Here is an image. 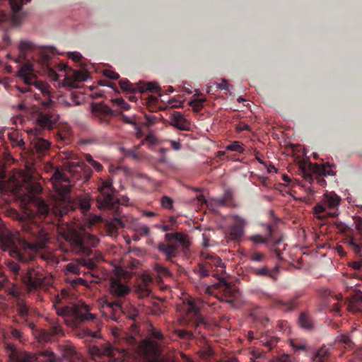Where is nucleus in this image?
Returning <instances> with one entry per match:
<instances>
[{
  "label": "nucleus",
  "mask_w": 362,
  "mask_h": 362,
  "mask_svg": "<svg viewBox=\"0 0 362 362\" xmlns=\"http://www.w3.org/2000/svg\"><path fill=\"white\" fill-rule=\"evenodd\" d=\"M19 224L22 234L12 233L0 218V247L9 255L21 262L33 261L38 256L50 266L59 262L52 252H40L49 242V233L35 217L21 218Z\"/></svg>",
  "instance_id": "1"
},
{
  "label": "nucleus",
  "mask_w": 362,
  "mask_h": 362,
  "mask_svg": "<svg viewBox=\"0 0 362 362\" xmlns=\"http://www.w3.org/2000/svg\"><path fill=\"white\" fill-rule=\"evenodd\" d=\"M20 56L19 57L25 62L18 71V76L23 80L27 85H35L41 89L45 95L49 96V87L46 85L37 84L36 76L34 74L33 64L30 62L32 59L38 62L42 66L49 69V61L51 54H53L52 49L41 48L37 47L30 41H21L18 46ZM54 102L48 97L42 102V105L45 107L52 105Z\"/></svg>",
  "instance_id": "2"
},
{
  "label": "nucleus",
  "mask_w": 362,
  "mask_h": 362,
  "mask_svg": "<svg viewBox=\"0 0 362 362\" xmlns=\"http://www.w3.org/2000/svg\"><path fill=\"white\" fill-rule=\"evenodd\" d=\"M192 271L200 279L209 276L216 277L218 282L212 285V287L218 291L215 293L216 297L221 301L228 303H233L235 301L238 289L234 284L226 280L225 267L218 255L202 252L200 262Z\"/></svg>",
  "instance_id": "3"
},
{
  "label": "nucleus",
  "mask_w": 362,
  "mask_h": 362,
  "mask_svg": "<svg viewBox=\"0 0 362 362\" xmlns=\"http://www.w3.org/2000/svg\"><path fill=\"white\" fill-rule=\"evenodd\" d=\"M137 334H129L124 332H119L115 339L122 345L128 348H137L144 358V362H165V356L162 354L161 342H165V337L160 329L149 325L147 329V337L139 342Z\"/></svg>",
  "instance_id": "4"
},
{
  "label": "nucleus",
  "mask_w": 362,
  "mask_h": 362,
  "mask_svg": "<svg viewBox=\"0 0 362 362\" xmlns=\"http://www.w3.org/2000/svg\"><path fill=\"white\" fill-rule=\"evenodd\" d=\"M91 308L85 303L75 305L74 306H63L56 308V313L58 316L69 317L71 319V325L78 327L79 325L92 322L96 329L90 327H83L78 332V336L86 341H92L94 339H99L100 336V323L96 320V315L90 313Z\"/></svg>",
  "instance_id": "5"
},
{
  "label": "nucleus",
  "mask_w": 362,
  "mask_h": 362,
  "mask_svg": "<svg viewBox=\"0 0 362 362\" xmlns=\"http://www.w3.org/2000/svg\"><path fill=\"white\" fill-rule=\"evenodd\" d=\"M108 291L110 296L103 297L100 301V306L110 313L112 320H117L123 310V303L130 293L131 288L119 276L115 274L110 278Z\"/></svg>",
  "instance_id": "6"
},
{
  "label": "nucleus",
  "mask_w": 362,
  "mask_h": 362,
  "mask_svg": "<svg viewBox=\"0 0 362 362\" xmlns=\"http://www.w3.org/2000/svg\"><path fill=\"white\" fill-rule=\"evenodd\" d=\"M15 190L18 196L24 200L33 203L35 210L40 219L45 218L49 214V207L44 199L37 197L42 190L40 183L35 182L30 176H23L21 181H18Z\"/></svg>",
  "instance_id": "7"
},
{
  "label": "nucleus",
  "mask_w": 362,
  "mask_h": 362,
  "mask_svg": "<svg viewBox=\"0 0 362 362\" xmlns=\"http://www.w3.org/2000/svg\"><path fill=\"white\" fill-rule=\"evenodd\" d=\"M179 245L182 249H188L190 245L188 235L182 233H167L164 241L157 245V250L165 256L167 262H173L179 253Z\"/></svg>",
  "instance_id": "8"
},
{
  "label": "nucleus",
  "mask_w": 362,
  "mask_h": 362,
  "mask_svg": "<svg viewBox=\"0 0 362 362\" xmlns=\"http://www.w3.org/2000/svg\"><path fill=\"white\" fill-rule=\"evenodd\" d=\"M341 197L334 192H326L314 207V212L319 219H325L327 217L338 216V206L341 202Z\"/></svg>",
  "instance_id": "9"
},
{
  "label": "nucleus",
  "mask_w": 362,
  "mask_h": 362,
  "mask_svg": "<svg viewBox=\"0 0 362 362\" xmlns=\"http://www.w3.org/2000/svg\"><path fill=\"white\" fill-rule=\"evenodd\" d=\"M100 194L96 198L98 207L100 210L117 211L119 208V199L116 197V191L110 180L103 181L99 187Z\"/></svg>",
  "instance_id": "10"
},
{
  "label": "nucleus",
  "mask_w": 362,
  "mask_h": 362,
  "mask_svg": "<svg viewBox=\"0 0 362 362\" xmlns=\"http://www.w3.org/2000/svg\"><path fill=\"white\" fill-rule=\"evenodd\" d=\"M70 243L74 253L88 257L92 254V247L97 245L98 240L94 235L87 233H74Z\"/></svg>",
  "instance_id": "11"
},
{
  "label": "nucleus",
  "mask_w": 362,
  "mask_h": 362,
  "mask_svg": "<svg viewBox=\"0 0 362 362\" xmlns=\"http://www.w3.org/2000/svg\"><path fill=\"white\" fill-rule=\"evenodd\" d=\"M47 322L49 325V328L40 329L36 334V338L40 343H52L64 334L63 327L58 318H50L47 320Z\"/></svg>",
  "instance_id": "12"
},
{
  "label": "nucleus",
  "mask_w": 362,
  "mask_h": 362,
  "mask_svg": "<svg viewBox=\"0 0 362 362\" xmlns=\"http://www.w3.org/2000/svg\"><path fill=\"white\" fill-rule=\"evenodd\" d=\"M21 279L29 291H35L50 284V278H47L43 274L33 269L23 274Z\"/></svg>",
  "instance_id": "13"
},
{
  "label": "nucleus",
  "mask_w": 362,
  "mask_h": 362,
  "mask_svg": "<svg viewBox=\"0 0 362 362\" xmlns=\"http://www.w3.org/2000/svg\"><path fill=\"white\" fill-rule=\"evenodd\" d=\"M203 301L199 299L189 298L187 300L186 308V320L189 324L198 327L199 325H205L204 317L200 314V310L203 306Z\"/></svg>",
  "instance_id": "14"
},
{
  "label": "nucleus",
  "mask_w": 362,
  "mask_h": 362,
  "mask_svg": "<svg viewBox=\"0 0 362 362\" xmlns=\"http://www.w3.org/2000/svg\"><path fill=\"white\" fill-rule=\"evenodd\" d=\"M118 351L110 343H95L88 346V353L93 360L97 361L103 357L108 359L115 358V354Z\"/></svg>",
  "instance_id": "15"
},
{
  "label": "nucleus",
  "mask_w": 362,
  "mask_h": 362,
  "mask_svg": "<svg viewBox=\"0 0 362 362\" xmlns=\"http://www.w3.org/2000/svg\"><path fill=\"white\" fill-rule=\"evenodd\" d=\"M231 218L233 223L229 226L228 232L226 233V237L228 242L239 243L244 235L247 221L238 215L232 216Z\"/></svg>",
  "instance_id": "16"
},
{
  "label": "nucleus",
  "mask_w": 362,
  "mask_h": 362,
  "mask_svg": "<svg viewBox=\"0 0 362 362\" xmlns=\"http://www.w3.org/2000/svg\"><path fill=\"white\" fill-rule=\"evenodd\" d=\"M42 130L37 129V127L31 129L28 132V134L30 136H33L30 144L35 152L40 156L47 154L49 152L52 144L48 139H45L42 136Z\"/></svg>",
  "instance_id": "17"
},
{
  "label": "nucleus",
  "mask_w": 362,
  "mask_h": 362,
  "mask_svg": "<svg viewBox=\"0 0 362 362\" xmlns=\"http://www.w3.org/2000/svg\"><path fill=\"white\" fill-rule=\"evenodd\" d=\"M5 350L10 362H36L37 359L35 355L21 351L8 341L5 342Z\"/></svg>",
  "instance_id": "18"
},
{
  "label": "nucleus",
  "mask_w": 362,
  "mask_h": 362,
  "mask_svg": "<svg viewBox=\"0 0 362 362\" xmlns=\"http://www.w3.org/2000/svg\"><path fill=\"white\" fill-rule=\"evenodd\" d=\"M59 116L52 110L40 112L37 117V124L41 128L53 129L59 120Z\"/></svg>",
  "instance_id": "19"
},
{
  "label": "nucleus",
  "mask_w": 362,
  "mask_h": 362,
  "mask_svg": "<svg viewBox=\"0 0 362 362\" xmlns=\"http://www.w3.org/2000/svg\"><path fill=\"white\" fill-rule=\"evenodd\" d=\"M31 0H8L9 5L12 10V16L10 18L11 23L14 26H18L21 24L24 14L21 11L25 2L28 3Z\"/></svg>",
  "instance_id": "20"
},
{
  "label": "nucleus",
  "mask_w": 362,
  "mask_h": 362,
  "mask_svg": "<svg viewBox=\"0 0 362 362\" xmlns=\"http://www.w3.org/2000/svg\"><path fill=\"white\" fill-rule=\"evenodd\" d=\"M54 181L53 182V187L55 192L61 197H65L69 192L70 187L67 185H62V181H66V179L63 173L57 171L54 174Z\"/></svg>",
  "instance_id": "21"
},
{
  "label": "nucleus",
  "mask_w": 362,
  "mask_h": 362,
  "mask_svg": "<svg viewBox=\"0 0 362 362\" xmlns=\"http://www.w3.org/2000/svg\"><path fill=\"white\" fill-rule=\"evenodd\" d=\"M273 226L272 225H267V233L264 236L259 234H255L250 236L248 239L254 244H267L269 241H274L276 245L279 244L281 240L274 241L272 237Z\"/></svg>",
  "instance_id": "22"
},
{
  "label": "nucleus",
  "mask_w": 362,
  "mask_h": 362,
  "mask_svg": "<svg viewBox=\"0 0 362 362\" xmlns=\"http://www.w3.org/2000/svg\"><path fill=\"white\" fill-rule=\"evenodd\" d=\"M123 310L120 312V315L122 313L126 315V317L132 320V324L131 325V328H132V333L130 334H139V330L138 329V325H137V319L139 318L140 315L139 314V311L135 309V308H130L129 310V309H127L125 307H124V303H123Z\"/></svg>",
  "instance_id": "23"
},
{
  "label": "nucleus",
  "mask_w": 362,
  "mask_h": 362,
  "mask_svg": "<svg viewBox=\"0 0 362 362\" xmlns=\"http://www.w3.org/2000/svg\"><path fill=\"white\" fill-rule=\"evenodd\" d=\"M171 120V124L180 130L189 131L190 129L191 123L180 112H175L172 114Z\"/></svg>",
  "instance_id": "24"
},
{
  "label": "nucleus",
  "mask_w": 362,
  "mask_h": 362,
  "mask_svg": "<svg viewBox=\"0 0 362 362\" xmlns=\"http://www.w3.org/2000/svg\"><path fill=\"white\" fill-rule=\"evenodd\" d=\"M247 337L250 341H252V340L259 337V341L262 343L264 346L268 347L269 349H272L274 346L276 345L278 342V339L276 337H270L269 339L267 336H260L258 333H257V335L255 336L253 331H249Z\"/></svg>",
  "instance_id": "25"
},
{
  "label": "nucleus",
  "mask_w": 362,
  "mask_h": 362,
  "mask_svg": "<svg viewBox=\"0 0 362 362\" xmlns=\"http://www.w3.org/2000/svg\"><path fill=\"white\" fill-rule=\"evenodd\" d=\"M309 167L311 171L316 175L327 176L334 175V172L330 169L329 163L324 165L310 163Z\"/></svg>",
  "instance_id": "26"
},
{
  "label": "nucleus",
  "mask_w": 362,
  "mask_h": 362,
  "mask_svg": "<svg viewBox=\"0 0 362 362\" xmlns=\"http://www.w3.org/2000/svg\"><path fill=\"white\" fill-rule=\"evenodd\" d=\"M274 305L281 308L284 311H290L293 310L297 306V303L296 299H276L274 300Z\"/></svg>",
  "instance_id": "27"
},
{
  "label": "nucleus",
  "mask_w": 362,
  "mask_h": 362,
  "mask_svg": "<svg viewBox=\"0 0 362 362\" xmlns=\"http://www.w3.org/2000/svg\"><path fill=\"white\" fill-rule=\"evenodd\" d=\"M362 305V292L358 290H355L351 296V301L349 305V310L352 311L360 310Z\"/></svg>",
  "instance_id": "28"
},
{
  "label": "nucleus",
  "mask_w": 362,
  "mask_h": 362,
  "mask_svg": "<svg viewBox=\"0 0 362 362\" xmlns=\"http://www.w3.org/2000/svg\"><path fill=\"white\" fill-rule=\"evenodd\" d=\"M60 359L61 362H78V356L74 349L66 347L62 353V358H60Z\"/></svg>",
  "instance_id": "29"
},
{
  "label": "nucleus",
  "mask_w": 362,
  "mask_h": 362,
  "mask_svg": "<svg viewBox=\"0 0 362 362\" xmlns=\"http://www.w3.org/2000/svg\"><path fill=\"white\" fill-rule=\"evenodd\" d=\"M329 349L325 346H321L313 357V362H328Z\"/></svg>",
  "instance_id": "30"
},
{
  "label": "nucleus",
  "mask_w": 362,
  "mask_h": 362,
  "mask_svg": "<svg viewBox=\"0 0 362 362\" xmlns=\"http://www.w3.org/2000/svg\"><path fill=\"white\" fill-rule=\"evenodd\" d=\"M298 324L300 327L305 329H311L313 327V320L310 315L305 312H303L300 314Z\"/></svg>",
  "instance_id": "31"
},
{
  "label": "nucleus",
  "mask_w": 362,
  "mask_h": 362,
  "mask_svg": "<svg viewBox=\"0 0 362 362\" xmlns=\"http://www.w3.org/2000/svg\"><path fill=\"white\" fill-rule=\"evenodd\" d=\"M92 112L94 115H114L113 110L105 104L96 103L92 106Z\"/></svg>",
  "instance_id": "32"
},
{
  "label": "nucleus",
  "mask_w": 362,
  "mask_h": 362,
  "mask_svg": "<svg viewBox=\"0 0 362 362\" xmlns=\"http://www.w3.org/2000/svg\"><path fill=\"white\" fill-rule=\"evenodd\" d=\"M78 207L83 213L89 211L90 207V199L88 195L80 196L77 199Z\"/></svg>",
  "instance_id": "33"
},
{
  "label": "nucleus",
  "mask_w": 362,
  "mask_h": 362,
  "mask_svg": "<svg viewBox=\"0 0 362 362\" xmlns=\"http://www.w3.org/2000/svg\"><path fill=\"white\" fill-rule=\"evenodd\" d=\"M252 273L257 276H269L275 279V271H270L267 267L262 268H253Z\"/></svg>",
  "instance_id": "34"
},
{
  "label": "nucleus",
  "mask_w": 362,
  "mask_h": 362,
  "mask_svg": "<svg viewBox=\"0 0 362 362\" xmlns=\"http://www.w3.org/2000/svg\"><path fill=\"white\" fill-rule=\"evenodd\" d=\"M160 87L156 83H147L143 86H139L138 90L141 93L146 91H150L152 93H159Z\"/></svg>",
  "instance_id": "35"
},
{
  "label": "nucleus",
  "mask_w": 362,
  "mask_h": 362,
  "mask_svg": "<svg viewBox=\"0 0 362 362\" xmlns=\"http://www.w3.org/2000/svg\"><path fill=\"white\" fill-rule=\"evenodd\" d=\"M120 88L125 91H129L132 93L138 90L139 85H134L127 79H122L119 81Z\"/></svg>",
  "instance_id": "36"
},
{
  "label": "nucleus",
  "mask_w": 362,
  "mask_h": 362,
  "mask_svg": "<svg viewBox=\"0 0 362 362\" xmlns=\"http://www.w3.org/2000/svg\"><path fill=\"white\" fill-rule=\"evenodd\" d=\"M348 244L356 254L362 257V238L358 243L355 238H352L348 241Z\"/></svg>",
  "instance_id": "37"
},
{
  "label": "nucleus",
  "mask_w": 362,
  "mask_h": 362,
  "mask_svg": "<svg viewBox=\"0 0 362 362\" xmlns=\"http://www.w3.org/2000/svg\"><path fill=\"white\" fill-rule=\"evenodd\" d=\"M40 355L44 357L45 362H61L60 358L57 357L51 350L45 349L40 352Z\"/></svg>",
  "instance_id": "38"
},
{
  "label": "nucleus",
  "mask_w": 362,
  "mask_h": 362,
  "mask_svg": "<svg viewBox=\"0 0 362 362\" xmlns=\"http://www.w3.org/2000/svg\"><path fill=\"white\" fill-rule=\"evenodd\" d=\"M18 314L23 318L25 319L28 316L29 310L26 304L23 301H18L17 304Z\"/></svg>",
  "instance_id": "39"
},
{
  "label": "nucleus",
  "mask_w": 362,
  "mask_h": 362,
  "mask_svg": "<svg viewBox=\"0 0 362 362\" xmlns=\"http://www.w3.org/2000/svg\"><path fill=\"white\" fill-rule=\"evenodd\" d=\"M337 341L344 346V348L350 349L353 346V341L349 336L340 334L337 338Z\"/></svg>",
  "instance_id": "40"
},
{
  "label": "nucleus",
  "mask_w": 362,
  "mask_h": 362,
  "mask_svg": "<svg viewBox=\"0 0 362 362\" xmlns=\"http://www.w3.org/2000/svg\"><path fill=\"white\" fill-rule=\"evenodd\" d=\"M10 139L13 146H18L21 148H25V142L21 138V136L18 134H13L10 136Z\"/></svg>",
  "instance_id": "41"
},
{
  "label": "nucleus",
  "mask_w": 362,
  "mask_h": 362,
  "mask_svg": "<svg viewBox=\"0 0 362 362\" xmlns=\"http://www.w3.org/2000/svg\"><path fill=\"white\" fill-rule=\"evenodd\" d=\"M205 102V99L199 98L191 100L189 103V106L192 107V110L195 112H200L203 108V103Z\"/></svg>",
  "instance_id": "42"
},
{
  "label": "nucleus",
  "mask_w": 362,
  "mask_h": 362,
  "mask_svg": "<svg viewBox=\"0 0 362 362\" xmlns=\"http://www.w3.org/2000/svg\"><path fill=\"white\" fill-rule=\"evenodd\" d=\"M251 315L255 322L260 323L264 327H266V324L269 322V319L267 317L259 315L257 310H254Z\"/></svg>",
  "instance_id": "43"
},
{
  "label": "nucleus",
  "mask_w": 362,
  "mask_h": 362,
  "mask_svg": "<svg viewBox=\"0 0 362 362\" xmlns=\"http://www.w3.org/2000/svg\"><path fill=\"white\" fill-rule=\"evenodd\" d=\"M7 335L8 337H11L14 339L18 340L19 341H23V333L14 327H11L9 329L7 332Z\"/></svg>",
  "instance_id": "44"
},
{
  "label": "nucleus",
  "mask_w": 362,
  "mask_h": 362,
  "mask_svg": "<svg viewBox=\"0 0 362 362\" xmlns=\"http://www.w3.org/2000/svg\"><path fill=\"white\" fill-rule=\"evenodd\" d=\"M154 271L160 276H168L170 275V272L168 267L160 264H156L153 267Z\"/></svg>",
  "instance_id": "45"
},
{
  "label": "nucleus",
  "mask_w": 362,
  "mask_h": 362,
  "mask_svg": "<svg viewBox=\"0 0 362 362\" xmlns=\"http://www.w3.org/2000/svg\"><path fill=\"white\" fill-rule=\"evenodd\" d=\"M226 149L227 151H236L239 153H243L244 151V148H243V144L238 141H235L232 142L230 144L228 145L226 147Z\"/></svg>",
  "instance_id": "46"
},
{
  "label": "nucleus",
  "mask_w": 362,
  "mask_h": 362,
  "mask_svg": "<svg viewBox=\"0 0 362 362\" xmlns=\"http://www.w3.org/2000/svg\"><path fill=\"white\" fill-rule=\"evenodd\" d=\"M160 205L165 209H172L173 207L174 201L172 198L168 196H163L160 198Z\"/></svg>",
  "instance_id": "47"
},
{
  "label": "nucleus",
  "mask_w": 362,
  "mask_h": 362,
  "mask_svg": "<svg viewBox=\"0 0 362 362\" xmlns=\"http://www.w3.org/2000/svg\"><path fill=\"white\" fill-rule=\"evenodd\" d=\"M265 259V255L263 252H254L250 255V259L253 262H260Z\"/></svg>",
  "instance_id": "48"
},
{
  "label": "nucleus",
  "mask_w": 362,
  "mask_h": 362,
  "mask_svg": "<svg viewBox=\"0 0 362 362\" xmlns=\"http://www.w3.org/2000/svg\"><path fill=\"white\" fill-rule=\"evenodd\" d=\"M136 233L140 236H148L150 233L149 228L147 226H141L136 228Z\"/></svg>",
  "instance_id": "49"
},
{
  "label": "nucleus",
  "mask_w": 362,
  "mask_h": 362,
  "mask_svg": "<svg viewBox=\"0 0 362 362\" xmlns=\"http://www.w3.org/2000/svg\"><path fill=\"white\" fill-rule=\"evenodd\" d=\"M112 103L116 104L119 107L124 110H127L130 108L129 105L125 102L122 98H116L112 100Z\"/></svg>",
  "instance_id": "50"
},
{
  "label": "nucleus",
  "mask_w": 362,
  "mask_h": 362,
  "mask_svg": "<svg viewBox=\"0 0 362 362\" xmlns=\"http://www.w3.org/2000/svg\"><path fill=\"white\" fill-rule=\"evenodd\" d=\"M73 77L75 81L81 82L87 78V74L81 71H76L74 73Z\"/></svg>",
  "instance_id": "51"
},
{
  "label": "nucleus",
  "mask_w": 362,
  "mask_h": 362,
  "mask_svg": "<svg viewBox=\"0 0 362 362\" xmlns=\"http://www.w3.org/2000/svg\"><path fill=\"white\" fill-rule=\"evenodd\" d=\"M103 74L106 77L113 79V80H117L119 78V74H117L112 70H110V69L105 70L103 72Z\"/></svg>",
  "instance_id": "52"
},
{
  "label": "nucleus",
  "mask_w": 362,
  "mask_h": 362,
  "mask_svg": "<svg viewBox=\"0 0 362 362\" xmlns=\"http://www.w3.org/2000/svg\"><path fill=\"white\" fill-rule=\"evenodd\" d=\"M114 115H94L99 120L100 124H107L109 123L108 116H113Z\"/></svg>",
  "instance_id": "53"
},
{
  "label": "nucleus",
  "mask_w": 362,
  "mask_h": 362,
  "mask_svg": "<svg viewBox=\"0 0 362 362\" xmlns=\"http://www.w3.org/2000/svg\"><path fill=\"white\" fill-rule=\"evenodd\" d=\"M301 170H302V174H303V178L306 180V181H308L310 182H311L313 180V175L307 172V170H305V168H303V166H301Z\"/></svg>",
  "instance_id": "54"
},
{
  "label": "nucleus",
  "mask_w": 362,
  "mask_h": 362,
  "mask_svg": "<svg viewBox=\"0 0 362 362\" xmlns=\"http://www.w3.org/2000/svg\"><path fill=\"white\" fill-rule=\"evenodd\" d=\"M178 335L183 339H190L192 337V333L187 330L180 329L178 331Z\"/></svg>",
  "instance_id": "55"
},
{
  "label": "nucleus",
  "mask_w": 362,
  "mask_h": 362,
  "mask_svg": "<svg viewBox=\"0 0 362 362\" xmlns=\"http://www.w3.org/2000/svg\"><path fill=\"white\" fill-rule=\"evenodd\" d=\"M156 141H157V139H156V136L152 134H149L146 136L145 140L142 142V144H144V142H147L150 145H153V144H156Z\"/></svg>",
  "instance_id": "56"
},
{
  "label": "nucleus",
  "mask_w": 362,
  "mask_h": 362,
  "mask_svg": "<svg viewBox=\"0 0 362 362\" xmlns=\"http://www.w3.org/2000/svg\"><path fill=\"white\" fill-rule=\"evenodd\" d=\"M69 58L71 59L73 61L76 62H78L81 61L82 56L80 53L72 52L69 54Z\"/></svg>",
  "instance_id": "57"
},
{
  "label": "nucleus",
  "mask_w": 362,
  "mask_h": 362,
  "mask_svg": "<svg viewBox=\"0 0 362 362\" xmlns=\"http://www.w3.org/2000/svg\"><path fill=\"white\" fill-rule=\"evenodd\" d=\"M145 117H146V124L147 126L153 125L156 121V117L153 115H146Z\"/></svg>",
  "instance_id": "58"
},
{
  "label": "nucleus",
  "mask_w": 362,
  "mask_h": 362,
  "mask_svg": "<svg viewBox=\"0 0 362 362\" xmlns=\"http://www.w3.org/2000/svg\"><path fill=\"white\" fill-rule=\"evenodd\" d=\"M350 266L356 270H361L362 269V260L353 262L350 264Z\"/></svg>",
  "instance_id": "59"
},
{
  "label": "nucleus",
  "mask_w": 362,
  "mask_h": 362,
  "mask_svg": "<svg viewBox=\"0 0 362 362\" xmlns=\"http://www.w3.org/2000/svg\"><path fill=\"white\" fill-rule=\"evenodd\" d=\"M228 83L226 80L223 79L221 83L217 84V87L221 90H228Z\"/></svg>",
  "instance_id": "60"
},
{
  "label": "nucleus",
  "mask_w": 362,
  "mask_h": 362,
  "mask_svg": "<svg viewBox=\"0 0 362 362\" xmlns=\"http://www.w3.org/2000/svg\"><path fill=\"white\" fill-rule=\"evenodd\" d=\"M66 269L69 272L72 273H77L78 267L73 263H69L66 265Z\"/></svg>",
  "instance_id": "61"
},
{
  "label": "nucleus",
  "mask_w": 362,
  "mask_h": 362,
  "mask_svg": "<svg viewBox=\"0 0 362 362\" xmlns=\"http://www.w3.org/2000/svg\"><path fill=\"white\" fill-rule=\"evenodd\" d=\"M11 270L16 274H19L20 267L18 264L12 263L10 266Z\"/></svg>",
  "instance_id": "62"
},
{
  "label": "nucleus",
  "mask_w": 362,
  "mask_h": 362,
  "mask_svg": "<svg viewBox=\"0 0 362 362\" xmlns=\"http://www.w3.org/2000/svg\"><path fill=\"white\" fill-rule=\"evenodd\" d=\"M316 180H317V182L319 185L322 186V187H325L326 185V181L325 180V179L322 177V176H320V175H316V177H315Z\"/></svg>",
  "instance_id": "63"
},
{
  "label": "nucleus",
  "mask_w": 362,
  "mask_h": 362,
  "mask_svg": "<svg viewBox=\"0 0 362 362\" xmlns=\"http://www.w3.org/2000/svg\"><path fill=\"white\" fill-rule=\"evenodd\" d=\"M93 168L95 169L97 171H100L103 170V165L98 161L94 160V162L90 165Z\"/></svg>",
  "instance_id": "64"
}]
</instances>
